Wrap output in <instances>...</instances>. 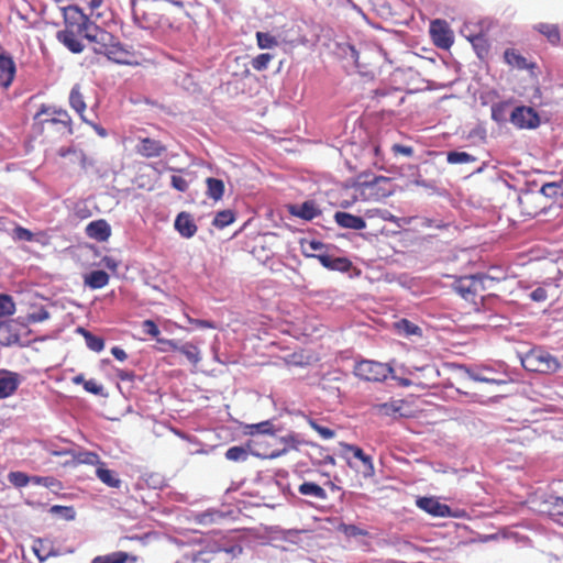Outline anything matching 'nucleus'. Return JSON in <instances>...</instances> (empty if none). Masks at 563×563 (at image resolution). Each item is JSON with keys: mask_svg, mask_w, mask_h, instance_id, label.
<instances>
[{"mask_svg": "<svg viewBox=\"0 0 563 563\" xmlns=\"http://www.w3.org/2000/svg\"><path fill=\"white\" fill-rule=\"evenodd\" d=\"M314 256L323 267L330 271L346 273L352 267V262L346 257H332L328 253H318Z\"/></svg>", "mask_w": 563, "mask_h": 563, "instance_id": "12", "label": "nucleus"}, {"mask_svg": "<svg viewBox=\"0 0 563 563\" xmlns=\"http://www.w3.org/2000/svg\"><path fill=\"white\" fill-rule=\"evenodd\" d=\"M86 233L91 239L104 242L111 235V228L106 220H96L87 225Z\"/></svg>", "mask_w": 563, "mask_h": 563, "instance_id": "16", "label": "nucleus"}, {"mask_svg": "<svg viewBox=\"0 0 563 563\" xmlns=\"http://www.w3.org/2000/svg\"><path fill=\"white\" fill-rule=\"evenodd\" d=\"M234 220L235 216L232 210H222L216 214L212 224L218 229H223L233 223Z\"/></svg>", "mask_w": 563, "mask_h": 563, "instance_id": "35", "label": "nucleus"}, {"mask_svg": "<svg viewBox=\"0 0 563 563\" xmlns=\"http://www.w3.org/2000/svg\"><path fill=\"white\" fill-rule=\"evenodd\" d=\"M64 27L56 33V38L69 52L80 54L85 49L84 40L93 44V52L108 57L118 64L129 60L126 51L118 38L110 32L100 27L95 20L87 16L78 5H68L64 9Z\"/></svg>", "mask_w": 563, "mask_h": 563, "instance_id": "1", "label": "nucleus"}, {"mask_svg": "<svg viewBox=\"0 0 563 563\" xmlns=\"http://www.w3.org/2000/svg\"><path fill=\"white\" fill-rule=\"evenodd\" d=\"M157 342L161 343V344H164V346H168L169 349L176 351L178 349V344L176 341L174 340H169V339H157Z\"/></svg>", "mask_w": 563, "mask_h": 563, "instance_id": "64", "label": "nucleus"}, {"mask_svg": "<svg viewBox=\"0 0 563 563\" xmlns=\"http://www.w3.org/2000/svg\"><path fill=\"white\" fill-rule=\"evenodd\" d=\"M12 238L18 241L31 242L34 240V234L21 225H15L12 232Z\"/></svg>", "mask_w": 563, "mask_h": 563, "instance_id": "45", "label": "nucleus"}, {"mask_svg": "<svg viewBox=\"0 0 563 563\" xmlns=\"http://www.w3.org/2000/svg\"><path fill=\"white\" fill-rule=\"evenodd\" d=\"M206 185H207L206 195L210 199H213L214 201H219L222 199V197L224 195V190H225L223 180L213 178V177H208L206 179Z\"/></svg>", "mask_w": 563, "mask_h": 563, "instance_id": "29", "label": "nucleus"}, {"mask_svg": "<svg viewBox=\"0 0 563 563\" xmlns=\"http://www.w3.org/2000/svg\"><path fill=\"white\" fill-rule=\"evenodd\" d=\"M8 479L13 486L18 488L24 487L29 483H31V477L20 471L10 472L8 475Z\"/></svg>", "mask_w": 563, "mask_h": 563, "instance_id": "39", "label": "nucleus"}, {"mask_svg": "<svg viewBox=\"0 0 563 563\" xmlns=\"http://www.w3.org/2000/svg\"><path fill=\"white\" fill-rule=\"evenodd\" d=\"M298 492L303 496H311L316 499L323 500L327 498L325 490L313 482H303L299 485Z\"/></svg>", "mask_w": 563, "mask_h": 563, "instance_id": "30", "label": "nucleus"}, {"mask_svg": "<svg viewBox=\"0 0 563 563\" xmlns=\"http://www.w3.org/2000/svg\"><path fill=\"white\" fill-rule=\"evenodd\" d=\"M520 212L525 217L536 218L548 208V201L542 194L527 191L519 197Z\"/></svg>", "mask_w": 563, "mask_h": 563, "instance_id": "6", "label": "nucleus"}, {"mask_svg": "<svg viewBox=\"0 0 563 563\" xmlns=\"http://www.w3.org/2000/svg\"><path fill=\"white\" fill-rule=\"evenodd\" d=\"M142 329L143 332L152 338L158 339V335L161 334V331L157 327V324L153 320H144L142 322Z\"/></svg>", "mask_w": 563, "mask_h": 563, "instance_id": "48", "label": "nucleus"}, {"mask_svg": "<svg viewBox=\"0 0 563 563\" xmlns=\"http://www.w3.org/2000/svg\"><path fill=\"white\" fill-rule=\"evenodd\" d=\"M559 186L555 183H549L541 187V189L537 194H542L544 199L548 201V198L555 197L558 195Z\"/></svg>", "mask_w": 563, "mask_h": 563, "instance_id": "53", "label": "nucleus"}, {"mask_svg": "<svg viewBox=\"0 0 563 563\" xmlns=\"http://www.w3.org/2000/svg\"><path fill=\"white\" fill-rule=\"evenodd\" d=\"M225 457L230 461H240L247 457V452L242 446H231L225 452Z\"/></svg>", "mask_w": 563, "mask_h": 563, "instance_id": "44", "label": "nucleus"}, {"mask_svg": "<svg viewBox=\"0 0 563 563\" xmlns=\"http://www.w3.org/2000/svg\"><path fill=\"white\" fill-rule=\"evenodd\" d=\"M117 376L121 379V380H126V382H132L134 379V373L132 371H124V369H119L117 372Z\"/></svg>", "mask_w": 563, "mask_h": 563, "instance_id": "60", "label": "nucleus"}, {"mask_svg": "<svg viewBox=\"0 0 563 563\" xmlns=\"http://www.w3.org/2000/svg\"><path fill=\"white\" fill-rule=\"evenodd\" d=\"M84 388L86 391L93 395H100L102 393V386L99 385L95 379L84 382Z\"/></svg>", "mask_w": 563, "mask_h": 563, "instance_id": "57", "label": "nucleus"}, {"mask_svg": "<svg viewBox=\"0 0 563 563\" xmlns=\"http://www.w3.org/2000/svg\"><path fill=\"white\" fill-rule=\"evenodd\" d=\"M345 449L347 452H351L355 459H357L362 462V464H363L362 474L365 477H371L374 475L375 468L373 465L372 457L369 455L365 454V452L360 446H356L353 444H346Z\"/></svg>", "mask_w": 563, "mask_h": 563, "instance_id": "20", "label": "nucleus"}, {"mask_svg": "<svg viewBox=\"0 0 563 563\" xmlns=\"http://www.w3.org/2000/svg\"><path fill=\"white\" fill-rule=\"evenodd\" d=\"M20 333L19 327L13 321L0 322V346H11L19 344Z\"/></svg>", "mask_w": 563, "mask_h": 563, "instance_id": "13", "label": "nucleus"}, {"mask_svg": "<svg viewBox=\"0 0 563 563\" xmlns=\"http://www.w3.org/2000/svg\"><path fill=\"white\" fill-rule=\"evenodd\" d=\"M509 107L508 102H498L492 107V118L496 122H503L506 120V112Z\"/></svg>", "mask_w": 563, "mask_h": 563, "instance_id": "41", "label": "nucleus"}, {"mask_svg": "<svg viewBox=\"0 0 563 563\" xmlns=\"http://www.w3.org/2000/svg\"><path fill=\"white\" fill-rule=\"evenodd\" d=\"M303 253L306 256H311V257H314L316 258V254L313 253H310V252H319V253H323L322 251L327 247L322 242L320 241H317V240H311L309 242H307V244H303Z\"/></svg>", "mask_w": 563, "mask_h": 563, "instance_id": "47", "label": "nucleus"}, {"mask_svg": "<svg viewBox=\"0 0 563 563\" xmlns=\"http://www.w3.org/2000/svg\"><path fill=\"white\" fill-rule=\"evenodd\" d=\"M250 429H251L252 434L254 432L271 433L273 431V424L271 423V421L266 420V421L250 426Z\"/></svg>", "mask_w": 563, "mask_h": 563, "instance_id": "54", "label": "nucleus"}, {"mask_svg": "<svg viewBox=\"0 0 563 563\" xmlns=\"http://www.w3.org/2000/svg\"><path fill=\"white\" fill-rule=\"evenodd\" d=\"M52 479H53L52 477H41V476L31 477L32 483L37 484V485H44L46 487H48L51 485Z\"/></svg>", "mask_w": 563, "mask_h": 563, "instance_id": "63", "label": "nucleus"}, {"mask_svg": "<svg viewBox=\"0 0 563 563\" xmlns=\"http://www.w3.org/2000/svg\"><path fill=\"white\" fill-rule=\"evenodd\" d=\"M20 384L19 375L9 371H0V399L10 397Z\"/></svg>", "mask_w": 563, "mask_h": 563, "instance_id": "14", "label": "nucleus"}, {"mask_svg": "<svg viewBox=\"0 0 563 563\" xmlns=\"http://www.w3.org/2000/svg\"><path fill=\"white\" fill-rule=\"evenodd\" d=\"M283 442L286 444L287 448H285L284 450L279 451V452L272 453L271 457H277V456L282 455L283 453H285L288 449H294V450L298 449L299 442L295 439L294 435H288V437L283 438Z\"/></svg>", "mask_w": 563, "mask_h": 563, "instance_id": "52", "label": "nucleus"}, {"mask_svg": "<svg viewBox=\"0 0 563 563\" xmlns=\"http://www.w3.org/2000/svg\"><path fill=\"white\" fill-rule=\"evenodd\" d=\"M417 506L434 517H448L451 515V508L433 497H420L417 500Z\"/></svg>", "mask_w": 563, "mask_h": 563, "instance_id": "10", "label": "nucleus"}, {"mask_svg": "<svg viewBox=\"0 0 563 563\" xmlns=\"http://www.w3.org/2000/svg\"><path fill=\"white\" fill-rule=\"evenodd\" d=\"M243 549L239 543L227 542L218 544L214 554L222 556V563H230L242 553Z\"/></svg>", "mask_w": 563, "mask_h": 563, "instance_id": "21", "label": "nucleus"}, {"mask_svg": "<svg viewBox=\"0 0 563 563\" xmlns=\"http://www.w3.org/2000/svg\"><path fill=\"white\" fill-rule=\"evenodd\" d=\"M446 161L450 164H467L474 163L476 158L466 152H449L446 155Z\"/></svg>", "mask_w": 563, "mask_h": 563, "instance_id": "37", "label": "nucleus"}, {"mask_svg": "<svg viewBox=\"0 0 563 563\" xmlns=\"http://www.w3.org/2000/svg\"><path fill=\"white\" fill-rule=\"evenodd\" d=\"M521 363L527 371L540 374L555 373L560 368L558 358L541 349L529 351Z\"/></svg>", "mask_w": 563, "mask_h": 563, "instance_id": "3", "label": "nucleus"}, {"mask_svg": "<svg viewBox=\"0 0 563 563\" xmlns=\"http://www.w3.org/2000/svg\"><path fill=\"white\" fill-rule=\"evenodd\" d=\"M288 211L291 216L300 218L306 221H311L312 219L321 214V210L312 200L305 201L301 205H290L288 206Z\"/></svg>", "mask_w": 563, "mask_h": 563, "instance_id": "11", "label": "nucleus"}, {"mask_svg": "<svg viewBox=\"0 0 563 563\" xmlns=\"http://www.w3.org/2000/svg\"><path fill=\"white\" fill-rule=\"evenodd\" d=\"M111 354L121 362L128 358V354L125 353V351L119 346H113L111 349Z\"/></svg>", "mask_w": 563, "mask_h": 563, "instance_id": "59", "label": "nucleus"}, {"mask_svg": "<svg viewBox=\"0 0 563 563\" xmlns=\"http://www.w3.org/2000/svg\"><path fill=\"white\" fill-rule=\"evenodd\" d=\"M176 351L186 356V358L195 366L201 361L200 350L191 342H186L183 345H178Z\"/></svg>", "mask_w": 563, "mask_h": 563, "instance_id": "32", "label": "nucleus"}, {"mask_svg": "<svg viewBox=\"0 0 563 563\" xmlns=\"http://www.w3.org/2000/svg\"><path fill=\"white\" fill-rule=\"evenodd\" d=\"M391 151L396 155L401 154V155L409 156V157L413 155V148L411 146H406V145H401V144H394L391 146Z\"/></svg>", "mask_w": 563, "mask_h": 563, "instance_id": "58", "label": "nucleus"}, {"mask_svg": "<svg viewBox=\"0 0 563 563\" xmlns=\"http://www.w3.org/2000/svg\"><path fill=\"white\" fill-rule=\"evenodd\" d=\"M309 424L310 427L317 431L323 439H331L334 437L335 432L328 428V427H323V426H320L314 420H309Z\"/></svg>", "mask_w": 563, "mask_h": 563, "instance_id": "50", "label": "nucleus"}, {"mask_svg": "<svg viewBox=\"0 0 563 563\" xmlns=\"http://www.w3.org/2000/svg\"><path fill=\"white\" fill-rule=\"evenodd\" d=\"M69 104L79 114L84 122H88V120L85 117L87 106L85 102L84 95L81 92V87L78 84H76L70 90Z\"/></svg>", "mask_w": 563, "mask_h": 563, "instance_id": "22", "label": "nucleus"}, {"mask_svg": "<svg viewBox=\"0 0 563 563\" xmlns=\"http://www.w3.org/2000/svg\"><path fill=\"white\" fill-rule=\"evenodd\" d=\"M32 550L36 558L43 562L47 560L48 558L56 555V552L54 550V544L48 539H36L33 542Z\"/></svg>", "mask_w": 563, "mask_h": 563, "instance_id": "24", "label": "nucleus"}, {"mask_svg": "<svg viewBox=\"0 0 563 563\" xmlns=\"http://www.w3.org/2000/svg\"><path fill=\"white\" fill-rule=\"evenodd\" d=\"M430 35L434 45L442 49H448L453 44V34L449 24L444 20H434L430 24Z\"/></svg>", "mask_w": 563, "mask_h": 563, "instance_id": "7", "label": "nucleus"}, {"mask_svg": "<svg viewBox=\"0 0 563 563\" xmlns=\"http://www.w3.org/2000/svg\"><path fill=\"white\" fill-rule=\"evenodd\" d=\"M79 331L84 334L87 346L95 352H100L104 347L102 338L92 334L91 332L80 328Z\"/></svg>", "mask_w": 563, "mask_h": 563, "instance_id": "34", "label": "nucleus"}, {"mask_svg": "<svg viewBox=\"0 0 563 563\" xmlns=\"http://www.w3.org/2000/svg\"><path fill=\"white\" fill-rule=\"evenodd\" d=\"M57 154L60 157H67L68 155H73L75 158L74 162H78L82 169H87V167L92 164V162L88 158L84 151L78 150L74 146L60 147L57 151Z\"/></svg>", "mask_w": 563, "mask_h": 563, "instance_id": "27", "label": "nucleus"}, {"mask_svg": "<svg viewBox=\"0 0 563 563\" xmlns=\"http://www.w3.org/2000/svg\"><path fill=\"white\" fill-rule=\"evenodd\" d=\"M186 319L189 324H192L196 328H200V329H216L217 328V324L210 320L195 319L188 314H186Z\"/></svg>", "mask_w": 563, "mask_h": 563, "instance_id": "51", "label": "nucleus"}, {"mask_svg": "<svg viewBox=\"0 0 563 563\" xmlns=\"http://www.w3.org/2000/svg\"><path fill=\"white\" fill-rule=\"evenodd\" d=\"M51 514H60L65 517L67 520H71L75 518V511L73 507L67 506H60V505H54L49 509Z\"/></svg>", "mask_w": 563, "mask_h": 563, "instance_id": "49", "label": "nucleus"}, {"mask_svg": "<svg viewBox=\"0 0 563 563\" xmlns=\"http://www.w3.org/2000/svg\"><path fill=\"white\" fill-rule=\"evenodd\" d=\"M49 454H51L52 456L70 455V456L73 457L74 450H73V449H63V450L51 449V450H49Z\"/></svg>", "mask_w": 563, "mask_h": 563, "instance_id": "62", "label": "nucleus"}, {"mask_svg": "<svg viewBox=\"0 0 563 563\" xmlns=\"http://www.w3.org/2000/svg\"><path fill=\"white\" fill-rule=\"evenodd\" d=\"M534 30L547 37L552 45H559L561 41L560 29L556 24L539 23L534 25Z\"/></svg>", "mask_w": 563, "mask_h": 563, "instance_id": "28", "label": "nucleus"}, {"mask_svg": "<svg viewBox=\"0 0 563 563\" xmlns=\"http://www.w3.org/2000/svg\"><path fill=\"white\" fill-rule=\"evenodd\" d=\"M15 303L12 297L5 294H0V318L14 314Z\"/></svg>", "mask_w": 563, "mask_h": 563, "instance_id": "36", "label": "nucleus"}, {"mask_svg": "<svg viewBox=\"0 0 563 563\" xmlns=\"http://www.w3.org/2000/svg\"><path fill=\"white\" fill-rule=\"evenodd\" d=\"M505 62L518 69H526L528 67L527 59L515 48H507L504 53Z\"/></svg>", "mask_w": 563, "mask_h": 563, "instance_id": "31", "label": "nucleus"}, {"mask_svg": "<svg viewBox=\"0 0 563 563\" xmlns=\"http://www.w3.org/2000/svg\"><path fill=\"white\" fill-rule=\"evenodd\" d=\"M175 229L186 239L192 238L197 233V225L188 212H180L175 220Z\"/></svg>", "mask_w": 563, "mask_h": 563, "instance_id": "15", "label": "nucleus"}, {"mask_svg": "<svg viewBox=\"0 0 563 563\" xmlns=\"http://www.w3.org/2000/svg\"><path fill=\"white\" fill-rule=\"evenodd\" d=\"M356 377L365 382H384L393 373V368L385 363L362 360L356 362L353 368Z\"/></svg>", "mask_w": 563, "mask_h": 563, "instance_id": "4", "label": "nucleus"}, {"mask_svg": "<svg viewBox=\"0 0 563 563\" xmlns=\"http://www.w3.org/2000/svg\"><path fill=\"white\" fill-rule=\"evenodd\" d=\"M172 186L181 192H185L188 189L187 180L184 177L177 175L172 176Z\"/></svg>", "mask_w": 563, "mask_h": 563, "instance_id": "55", "label": "nucleus"}, {"mask_svg": "<svg viewBox=\"0 0 563 563\" xmlns=\"http://www.w3.org/2000/svg\"><path fill=\"white\" fill-rule=\"evenodd\" d=\"M135 150L137 154L145 158H154L164 154L166 146L161 141L151 137H141Z\"/></svg>", "mask_w": 563, "mask_h": 563, "instance_id": "9", "label": "nucleus"}, {"mask_svg": "<svg viewBox=\"0 0 563 563\" xmlns=\"http://www.w3.org/2000/svg\"><path fill=\"white\" fill-rule=\"evenodd\" d=\"M335 222L345 229L362 230L366 227L363 218L349 212L338 211L334 214Z\"/></svg>", "mask_w": 563, "mask_h": 563, "instance_id": "18", "label": "nucleus"}, {"mask_svg": "<svg viewBox=\"0 0 563 563\" xmlns=\"http://www.w3.org/2000/svg\"><path fill=\"white\" fill-rule=\"evenodd\" d=\"M395 329L398 333L404 334L406 336L410 335H421V329L409 321L408 319H400L394 323Z\"/></svg>", "mask_w": 563, "mask_h": 563, "instance_id": "33", "label": "nucleus"}, {"mask_svg": "<svg viewBox=\"0 0 563 563\" xmlns=\"http://www.w3.org/2000/svg\"><path fill=\"white\" fill-rule=\"evenodd\" d=\"M139 558L123 551L112 552L106 555H98L90 563H136Z\"/></svg>", "mask_w": 563, "mask_h": 563, "instance_id": "19", "label": "nucleus"}, {"mask_svg": "<svg viewBox=\"0 0 563 563\" xmlns=\"http://www.w3.org/2000/svg\"><path fill=\"white\" fill-rule=\"evenodd\" d=\"M529 297L536 302H543L548 299V292L543 287H538L530 292Z\"/></svg>", "mask_w": 563, "mask_h": 563, "instance_id": "56", "label": "nucleus"}, {"mask_svg": "<svg viewBox=\"0 0 563 563\" xmlns=\"http://www.w3.org/2000/svg\"><path fill=\"white\" fill-rule=\"evenodd\" d=\"M510 121L519 129H534L540 124L538 113L530 107L520 106L510 114Z\"/></svg>", "mask_w": 563, "mask_h": 563, "instance_id": "8", "label": "nucleus"}, {"mask_svg": "<svg viewBox=\"0 0 563 563\" xmlns=\"http://www.w3.org/2000/svg\"><path fill=\"white\" fill-rule=\"evenodd\" d=\"M256 41H257V46L261 49H267V48H272V47H275L278 45V41L276 40V37L273 36L272 34L265 33V32H257Z\"/></svg>", "mask_w": 563, "mask_h": 563, "instance_id": "38", "label": "nucleus"}, {"mask_svg": "<svg viewBox=\"0 0 563 563\" xmlns=\"http://www.w3.org/2000/svg\"><path fill=\"white\" fill-rule=\"evenodd\" d=\"M96 475L101 483L111 488H120L122 481L114 471L108 470L106 463L102 462L96 470Z\"/></svg>", "mask_w": 563, "mask_h": 563, "instance_id": "25", "label": "nucleus"}, {"mask_svg": "<svg viewBox=\"0 0 563 563\" xmlns=\"http://www.w3.org/2000/svg\"><path fill=\"white\" fill-rule=\"evenodd\" d=\"M365 217L368 219L377 217L384 221H390V222L396 221V217L394 214H391L388 210H385V209L384 210H382V209L367 210L365 213Z\"/></svg>", "mask_w": 563, "mask_h": 563, "instance_id": "46", "label": "nucleus"}, {"mask_svg": "<svg viewBox=\"0 0 563 563\" xmlns=\"http://www.w3.org/2000/svg\"><path fill=\"white\" fill-rule=\"evenodd\" d=\"M104 0H89L88 1V9L89 13H87V16L91 18V20H95L96 22L102 18V12L100 11V8L103 5Z\"/></svg>", "mask_w": 563, "mask_h": 563, "instance_id": "42", "label": "nucleus"}, {"mask_svg": "<svg viewBox=\"0 0 563 563\" xmlns=\"http://www.w3.org/2000/svg\"><path fill=\"white\" fill-rule=\"evenodd\" d=\"M15 75V64L13 59L4 54H0V86L7 88L13 81Z\"/></svg>", "mask_w": 563, "mask_h": 563, "instance_id": "17", "label": "nucleus"}, {"mask_svg": "<svg viewBox=\"0 0 563 563\" xmlns=\"http://www.w3.org/2000/svg\"><path fill=\"white\" fill-rule=\"evenodd\" d=\"M49 318V313L46 310H40L31 316V319L36 322L44 321Z\"/></svg>", "mask_w": 563, "mask_h": 563, "instance_id": "61", "label": "nucleus"}, {"mask_svg": "<svg viewBox=\"0 0 563 563\" xmlns=\"http://www.w3.org/2000/svg\"><path fill=\"white\" fill-rule=\"evenodd\" d=\"M490 278L484 274L461 277L454 284L455 291L465 300L474 301L485 290V283Z\"/></svg>", "mask_w": 563, "mask_h": 563, "instance_id": "5", "label": "nucleus"}, {"mask_svg": "<svg viewBox=\"0 0 563 563\" xmlns=\"http://www.w3.org/2000/svg\"><path fill=\"white\" fill-rule=\"evenodd\" d=\"M102 461L100 460V456L96 452L91 451H79L76 452L74 450V454L70 462H66L65 465H79V464H87V465H96L97 467L100 466Z\"/></svg>", "mask_w": 563, "mask_h": 563, "instance_id": "23", "label": "nucleus"}, {"mask_svg": "<svg viewBox=\"0 0 563 563\" xmlns=\"http://www.w3.org/2000/svg\"><path fill=\"white\" fill-rule=\"evenodd\" d=\"M35 120H38L43 129L46 126H56L62 135L74 134L73 120L67 110L63 108L42 104L41 109L35 114Z\"/></svg>", "mask_w": 563, "mask_h": 563, "instance_id": "2", "label": "nucleus"}, {"mask_svg": "<svg viewBox=\"0 0 563 563\" xmlns=\"http://www.w3.org/2000/svg\"><path fill=\"white\" fill-rule=\"evenodd\" d=\"M109 279L107 272L101 269L92 271L85 276V285L91 289H100L108 285Z\"/></svg>", "mask_w": 563, "mask_h": 563, "instance_id": "26", "label": "nucleus"}, {"mask_svg": "<svg viewBox=\"0 0 563 563\" xmlns=\"http://www.w3.org/2000/svg\"><path fill=\"white\" fill-rule=\"evenodd\" d=\"M273 59V55L269 54V53H262L260 55H257L256 57H254L252 59V67L257 70V71H262V70H265L267 67H268V64L271 63V60Z\"/></svg>", "mask_w": 563, "mask_h": 563, "instance_id": "40", "label": "nucleus"}, {"mask_svg": "<svg viewBox=\"0 0 563 563\" xmlns=\"http://www.w3.org/2000/svg\"><path fill=\"white\" fill-rule=\"evenodd\" d=\"M471 42L476 49V53L479 57H483L488 53V43L487 40L483 35H476L471 38Z\"/></svg>", "mask_w": 563, "mask_h": 563, "instance_id": "43", "label": "nucleus"}]
</instances>
